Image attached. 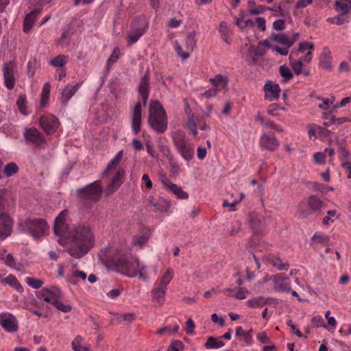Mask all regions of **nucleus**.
Listing matches in <instances>:
<instances>
[{"label":"nucleus","mask_w":351,"mask_h":351,"mask_svg":"<svg viewBox=\"0 0 351 351\" xmlns=\"http://www.w3.org/2000/svg\"><path fill=\"white\" fill-rule=\"evenodd\" d=\"M3 281L5 283L15 289L18 292L22 293L23 291V287L14 276L10 274L4 278Z\"/></svg>","instance_id":"nucleus-36"},{"label":"nucleus","mask_w":351,"mask_h":351,"mask_svg":"<svg viewBox=\"0 0 351 351\" xmlns=\"http://www.w3.org/2000/svg\"><path fill=\"white\" fill-rule=\"evenodd\" d=\"M123 157V150L119 151L117 155L110 161L104 173H109L114 170L120 163Z\"/></svg>","instance_id":"nucleus-34"},{"label":"nucleus","mask_w":351,"mask_h":351,"mask_svg":"<svg viewBox=\"0 0 351 351\" xmlns=\"http://www.w3.org/2000/svg\"><path fill=\"white\" fill-rule=\"evenodd\" d=\"M149 27V22L145 15L135 17L132 23L131 29L128 36V45H132L147 32Z\"/></svg>","instance_id":"nucleus-7"},{"label":"nucleus","mask_w":351,"mask_h":351,"mask_svg":"<svg viewBox=\"0 0 351 351\" xmlns=\"http://www.w3.org/2000/svg\"><path fill=\"white\" fill-rule=\"evenodd\" d=\"M266 260L270 265L280 271L287 270L289 267V263H283L280 257L274 254H268L266 256Z\"/></svg>","instance_id":"nucleus-29"},{"label":"nucleus","mask_w":351,"mask_h":351,"mask_svg":"<svg viewBox=\"0 0 351 351\" xmlns=\"http://www.w3.org/2000/svg\"><path fill=\"white\" fill-rule=\"evenodd\" d=\"M269 300V298H265L263 296H258L248 300L246 302V305L250 308H261L268 304Z\"/></svg>","instance_id":"nucleus-31"},{"label":"nucleus","mask_w":351,"mask_h":351,"mask_svg":"<svg viewBox=\"0 0 351 351\" xmlns=\"http://www.w3.org/2000/svg\"><path fill=\"white\" fill-rule=\"evenodd\" d=\"M339 158L342 162L350 161L351 160V154L343 147H340L339 150Z\"/></svg>","instance_id":"nucleus-51"},{"label":"nucleus","mask_w":351,"mask_h":351,"mask_svg":"<svg viewBox=\"0 0 351 351\" xmlns=\"http://www.w3.org/2000/svg\"><path fill=\"white\" fill-rule=\"evenodd\" d=\"M312 324L314 327H324L327 328V326L324 323V319L321 315H315L311 319Z\"/></svg>","instance_id":"nucleus-55"},{"label":"nucleus","mask_w":351,"mask_h":351,"mask_svg":"<svg viewBox=\"0 0 351 351\" xmlns=\"http://www.w3.org/2000/svg\"><path fill=\"white\" fill-rule=\"evenodd\" d=\"M259 145L262 149L273 152L278 149L280 142L274 133L269 132L261 136Z\"/></svg>","instance_id":"nucleus-11"},{"label":"nucleus","mask_w":351,"mask_h":351,"mask_svg":"<svg viewBox=\"0 0 351 351\" xmlns=\"http://www.w3.org/2000/svg\"><path fill=\"white\" fill-rule=\"evenodd\" d=\"M263 90L265 100L269 101L278 100L280 93L279 84L268 80L263 86Z\"/></svg>","instance_id":"nucleus-18"},{"label":"nucleus","mask_w":351,"mask_h":351,"mask_svg":"<svg viewBox=\"0 0 351 351\" xmlns=\"http://www.w3.org/2000/svg\"><path fill=\"white\" fill-rule=\"evenodd\" d=\"M167 287H161L156 283L154 289L151 291L152 300L154 302L161 305L165 302V298L167 293Z\"/></svg>","instance_id":"nucleus-25"},{"label":"nucleus","mask_w":351,"mask_h":351,"mask_svg":"<svg viewBox=\"0 0 351 351\" xmlns=\"http://www.w3.org/2000/svg\"><path fill=\"white\" fill-rule=\"evenodd\" d=\"M83 339L81 336H77L72 341V348L74 351H90V346L82 344Z\"/></svg>","instance_id":"nucleus-35"},{"label":"nucleus","mask_w":351,"mask_h":351,"mask_svg":"<svg viewBox=\"0 0 351 351\" xmlns=\"http://www.w3.org/2000/svg\"><path fill=\"white\" fill-rule=\"evenodd\" d=\"M40 11L39 8L34 9L25 16L23 26V30L25 33L27 34L31 30Z\"/></svg>","instance_id":"nucleus-27"},{"label":"nucleus","mask_w":351,"mask_h":351,"mask_svg":"<svg viewBox=\"0 0 351 351\" xmlns=\"http://www.w3.org/2000/svg\"><path fill=\"white\" fill-rule=\"evenodd\" d=\"M80 86V84L77 83L73 86L68 84L64 88L62 91L60 97L62 103L64 106H67L69 101L78 90Z\"/></svg>","instance_id":"nucleus-26"},{"label":"nucleus","mask_w":351,"mask_h":351,"mask_svg":"<svg viewBox=\"0 0 351 351\" xmlns=\"http://www.w3.org/2000/svg\"><path fill=\"white\" fill-rule=\"evenodd\" d=\"M274 283V289L278 291L290 292L291 291L289 278L285 274H278L269 276Z\"/></svg>","instance_id":"nucleus-16"},{"label":"nucleus","mask_w":351,"mask_h":351,"mask_svg":"<svg viewBox=\"0 0 351 351\" xmlns=\"http://www.w3.org/2000/svg\"><path fill=\"white\" fill-rule=\"evenodd\" d=\"M101 193V182L95 181L84 187L79 188L76 191L77 197L82 201L97 202Z\"/></svg>","instance_id":"nucleus-8"},{"label":"nucleus","mask_w":351,"mask_h":351,"mask_svg":"<svg viewBox=\"0 0 351 351\" xmlns=\"http://www.w3.org/2000/svg\"><path fill=\"white\" fill-rule=\"evenodd\" d=\"M150 77L147 71L140 80L137 86L138 100L131 110V128L134 135H137L141 130L142 125V107L147 104L150 93Z\"/></svg>","instance_id":"nucleus-3"},{"label":"nucleus","mask_w":351,"mask_h":351,"mask_svg":"<svg viewBox=\"0 0 351 351\" xmlns=\"http://www.w3.org/2000/svg\"><path fill=\"white\" fill-rule=\"evenodd\" d=\"M162 183L167 190L173 193L178 199H186L189 198L188 193L184 191L181 186L172 183L169 180H163Z\"/></svg>","instance_id":"nucleus-23"},{"label":"nucleus","mask_w":351,"mask_h":351,"mask_svg":"<svg viewBox=\"0 0 351 351\" xmlns=\"http://www.w3.org/2000/svg\"><path fill=\"white\" fill-rule=\"evenodd\" d=\"M279 72L281 76L284 77V82L290 80L293 76L289 68L285 64L281 65L279 67Z\"/></svg>","instance_id":"nucleus-46"},{"label":"nucleus","mask_w":351,"mask_h":351,"mask_svg":"<svg viewBox=\"0 0 351 351\" xmlns=\"http://www.w3.org/2000/svg\"><path fill=\"white\" fill-rule=\"evenodd\" d=\"M26 282L29 286L36 289L40 288L43 285L41 280L31 277L26 278Z\"/></svg>","instance_id":"nucleus-52"},{"label":"nucleus","mask_w":351,"mask_h":351,"mask_svg":"<svg viewBox=\"0 0 351 351\" xmlns=\"http://www.w3.org/2000/svg\"><path fill=\"white\" fill-rule=\"evenodd\" d=\"M147 123L149 127L158 134H163L167 129V115L165 108L158 100L150 101Z\"/></svg>","instance_id":"nucleus-4"},{"label":"nucleus","mask_w":351,"mask_h":351,"mask_svg":"<svg viewBox=\"0 0 351 351\" xmlns=\"http://www.w3.org/2000/svg\"><path fill=\"white\" fill-rule=\"evenodd\" d=\"M319 65L322 68L330 70L332 69L331 52L328 47H324L319 57Z\"/></svg>","instance_id":"nucleus-28"},{"label":"nucleus","mask_w":351,"mask_h":351,"mask_svg":"<svg viewBox=\"0 0 351 351\" xmlns=\"http://www.w3.org/2000/svg\"><path fill=\"white\" fill-rule=\"evenodd\" d=\"M14 67L15 65L12 62H5L3 66L4 83L8 90H12L15 86Z\"/></svg>","instance_id":"nucleus-17"},{"label":"nucleus","mask_w":351,"mask_h":351,"mask_svg":"<svg viewBox=\"0 0 351 351\" xmlns=\"http://www.w3.org/2000/svg\"><path fill=\"white\" fill-rule=\"evenodd\" d=\"M250 227L254 234L261 235L264 232L265 223L263 217L257 215L250 216Z\"/></svg>","instance_id":"nucleus-22"},{"label":"nucleus","mask_w":351,"mask_h":351,"mask_svg":"<svg viewBox=\"0 0 351 351\" xmlns=\"http://www.w3.org/2000/svg\"><path fill=\"white\" fill-rule=\"evenodd\" d=\"M256 120L259 121L261 124L265 125L268 128L273 129L278 132L283 131V129L279 125H278L274 121L265 119L260 114H258L256 117Z\"/></svg>","instance_id":"nucleus-33"},{"label":"nucleus","mask_w":351,"mask_h":351,"mask_svg":"<svg viewBox=\"0 0 351 351\" xmlns=\"http://www.w3.org/2000/svg\"><path fill=\"white\" fill-rule=\"evenodd\" d=\"M54 306L59 311H62L64 313H68L71 311L72 307L69 304H64L60 302V300L58 301H55Z\"/></svg>","instance_id":"nucleus-56"},{"label":"nucleus","mask_w":351,"mask_h":351,"mask_svg":"<svg viewBox=\"0 0 351 351\" xmlns=\"http://www.w3.org/2000/svg\"><path fill=\"white\" fill-rule=\"evenodd\" d=\"M18 228L22 233L28 234L34 239H39L49 230V226L43 219L27 218L19 222Z\"/></svg>","instance_id":"nucleus-5"},{"label":"nucleus","mask_w":351,"mask_h":351,"mask_svg":"<svg viewBox=\"0 0 351 351\" xmlns=\"http://www.w3.org/2000/svg\"><path fill=\"white\" fill-rule=\"evenodd\" d=\"M290 65L295 75L302 74L303 63L302 60L292 61L291 56H289Z\"/></svg>","instance_id":"nucleus-44"},{"label":"nucleus","mask_w":351,"mask_h":351,"mask_svg":"<svg viewBox=\"0 0 351 351\" xmlns=\"http://www.w3.org/2000/svg\"><path fill=\"white\" fill-rule=\"evenodd\" d=\"M27 102V98L25 95H19L16 100V106L19 110V112L23 115L28 114Z\"/></svg>","instance_id":"nucleus-37"},{"label":"nucleus","mask_w":351,"mask_h":351,"mask_svg":"<svg viewBox=\"0 0 351 351\" xmlns=\"http://www.w3.org/2000/svg\"><path fill=\"white\" fill-rule=\"evenodd\" d=\"M51 85L49 82H45L43 85L42 92L40 94V107L45 108L49 101L50 95Z\"/></svg>","instance_id":"nucleus-32"},{"label":"nucleus","mask_w":351,"mask_h":351,"mask_svg":"<svg viewBox=\"0 0 351 351\" xmlns=\"http://www.w3.org/2000/svg\"><path fill=\"white\" fill-rule=\"evenodd\" d=\"M316 129L317 138H326L330 134V131L326 128L317 125Z\"/></svg>","instance_id":"nucleus-59"},{"label":"nucleus","mask_w":351,"mask_h":351,"mask_svg":"<svg viewBox=\"0 0 351 351\" xmlns=\"http://www.w3.org/2000/svg\"><path fill=\"white\" fill-rule=\"evenodd\" d=\"M267 10H274V9H271L269 7L261 5L255 8L250 9L248 12L250 14L256 15L263 13Z\"/></svg>","instance_id":"nucleus-58"},{"label":"nucleus","mask_w":351,"mask_h":351,"mask_svg":"<svg viewBox=\"0 0 351 351\" xmlns=\"http://www.w3.org/2000/svg\"><path fill=\"white\" fill-rule=\"evenodd\" d=\"M196 32L195 31L189 34L186 39V47L189 50L193 51L196 46Z\"/></svg>","instance_id":"nucleus-48"},{"label":"nucleus","mask_w":351,"mask_h":351,"mask_svg":"<svg viewBox=\"0 0 351 351\" xmlns=\"http://www.w3.org/2000/svg\"><path fill=\"white\" fill-rule=\"evenodd\" d=\"M173 269H168L157 284L161 287H167V285L170 282L173 278Z\"/></svg>","instance_id":"nucleus-42"},{"label":"nucleus","mask_w":351,"mask_h":351,"mask_svg":"<svg viewBox=\"0 0 351 351\" xmlns=\"http://www.w3.org/2000/svg\"><path fill=\"white\" fill-rule=\"evenodd\" d=\"M183 343L181 341L176 340L171 343L167 351H180L183 348Z\"/></svg>","instance_id":"nucleus-57"},{"label":"nucleus","mask_w":351,"mask_h":351,"mask_svg":"<svg viewBox=\"0 0 351 351\" xmlns=\"http://www.w3.org/2000/svg\"><path fill=\"white\" fill-rule=\"evenodd\" d=\"M314 45L313 43L303 42L299 45V48L297 51L298 53H302L306 50H313L314 49Z\"/></svg>","instance_id":"nucleus-60"},{"label":"nucleus","mask_w":351,"mask_h":351,"mask_svg":"<svg viewBox=\"0 0 351 351\" xmlns=\"http://www.w3.org/2000/svg\"><path fill=\"white\" fill-rule=\"evenodd\" d=\"M311 245H313L314 242L324 244L329 241V237L328 235L316 232L311 239Z\"/></svg>","instance_id":"nucleus-47"},{"label":"nucleus","mask_w":351,"mask_h":351,"mask_svg":"<svg viewBox=\"0 0 351 351\" xmlns=\"http://www.w3.org/2000/svg\"><path fill=\"white\" fill-rule=\"evenodd\" d=\"M77 278H80L84 280L86 278V274L82 271H76L73 275L70 276L69 281L70 283L75 285L77 284L75 279Z\"/></svg>","instance_id":"nucleus-53"},{"label":"nucleus","mask_w":351,"mask_h":351,"mask_svg":"<svg viewBox=\"0 0 351 351\" xmlns=\"http://www.w3.org/2000/svg\"><path fill=\"white\" fill-rule=\"evenodd\" d=\"M75 32V29L73 23H69L62 29L60 37L56 40V44L62 47L69 46L71 43V38Z\"/></svg>","instance_id":"nucleus-20"},{"label":"nucleus","mask_w":351,"mask_h":351,"mask_svg":"<svg viewBox=\"0 0 351 351\" xmlns=\"http://www.w3.org/2000/svg\"><path fill=\"white\" fill-rule=\"evenodd\" d=\"M19 169L18 165L15 162H11L5 166L3 173L6 177H11L18 173Z\"/></svg>","instance_id":"nucleus-39"},{"label":"nucleus","mask_w":351,"mask_h":351,"mask_svg":"<svg viewBox=\"0 0 351 351\" xmlns=\"http://www.w3.org/2000/svg\"><path fill=\"white\" fill-rule=\"evenodd\" d=\"M349 16L341 13V14L335 16V24L338 25H341L346 23L349 22Z\"/></svg>","instance_id":"nucleus-64"},{"label":"nucleus","mask_w":351,"mask_h":351,"mask_svg":"<svg viewBox=\"0 0 351 351\" xmlns=\"http://www.w3.org/2000/svg\"><path fill=\"white\" fill-rule=\"evenodd\" d=\"M173 143L178 152L186 161L191 160L194 157V149L187 143L186 136L183 132H177L173 135Z\"/></svg>","instance_id":"nucleus-9"},{"label":"nucleus","mask_w":351,"mask_h":351,"mask_svg":"<svg viewBox=\"0 0 351 351\" xmlns=\"http://www.w3.org/2000/svg\"><path fill=\"white\" fill-rule=\"evenodd\" d=\"M186 126L193 133V136H196L197 134V131L194 117H189Z\"/></svg>","instance_id":"nucleus-54"},{"label":"nucleus","mask_w":351,"mask_h":351,"mask_svg":"<svg viewBox=\"0 0 351 351\" xmlns=\"http://www.w3.org/2000/svg\"><path fill=\"white\" fill-rule=\"evenodd\" d=\"M40 125L47 135L53 134L60 125L58 119L51 114H43L40 118Z\"/></svg>","instance_id":"nucleus-12"},{"label":"nucleus","mask_w":351,"mask_h":351,"mask_svg":"<svg viewBox=\"0 0 351 351\" xmlns=\"http://www.w3.org/2000/svg\"><path fill=\"white\" fill-rule=\"evenodd\" d=\"M68 213V210H63L54 221L53 232L56 236L60 237V239L69 237L70 232H69V225L66 221Z\"/></svg>","instance_id":"nucleus-10"},{"label":"nucleus","mask_w":351,"mask_h":351,"mask_svg":"<svg viewBox=\"0 0 351 351\" xmlns=\"http://www.w3.org/2000/svg\"><path fill=\"white\" fill-rule=\"evenodd\" d=\"M269 39L284 45L283 47L275 45L272 47V51L277 52L281 56H287L288 54V36L285 33H272L269 36Z\"/></svg>","instance_id":"nucleus-15"},{"label":"nucleus","mask_w":351,"mask_h":351,"mask_svg":"<svg viewBox=\"0 0 351 351\" xmlns=\"http://www.w3.org/2000/svg\"><path fill=\"white\" fill-rule=\"evenodd\" d=\"M324 207L323 200L317 195H311L306 201L298 204V215L301 219H306L313 214H319Z\"/></svg>","instance_id":"nucleus-6"},{"label":"nucleus","mask_w":351,"mask_h":351,"mask_svg":"<svg viewBox=\"0 0 351 351\" xmlns=\"http://www.w3.org/2000/svg\"><path fill=\"white\" fill-rule=\"evenodd\" d=\"M149 204L154 208V210L162 213L168 211L170 206V202L162 197H150Z\"/></svg>","instance_id":"nucleus-24"},{"label":"nucleus","mask_w":351,"mask_h":351,"mask_svg":"<svg viewBox=\"0 0 351 351\" xmlns=\"http://www.w3.org/2000/svg\"><path fill=\"white\" fill-rule=\"evenodd\" d=\"M224 346V343L221 341H218L213 337H209L206 342L204 346L206 349L219 348Z\"/></svg>","instance_id":"nucleus-40"},{"label":"nucleus","mask_w":351,"mask_h":351,"mask_svg":"<svg viewBox=\"0 0 351 351\" xmlns=\"http://www.w3.org/2000/svg\"><path fill=\"white\" fill-rule=\"evenodd\" d=\"M252 330L244 331L241 326H237L236 328V336L243 337V341L247 343L252 341L251 333Z\"/></svg>","instance_id":"nucleus-45"},{"label":"nucleus","mask_w":351,"mask_h":351,"mask_svg":"<svg viewBox=\"0 0 351 351\" xmlns=\"http://www.w3.org/2000/svg\"><path fill=\"white\" fill-rule=\"evenodd\" d=\"M314 161L316 164H324L326 162V155L323 152H316L313 156Z\"/></svg>","instance_id":"nucleus-61"},{"label":"nucleus","mask_w":351,"mask_h":351,"mask_svg":"<svg viewBox=\"0 0 351 351\" xmlns=\"http://www.w3.org/2000/svg\"><path fill=\"white\" fill-rule=\"evenodd\" d=\"M36 297L44 301H49V289L43 288L41 290L36 293Z\"/></svg>","instance_id":"nucleus-62"},{"label":"nucleus","mask_w":351,"mask_h":351,"mask_svg":"<svg viewBox=\"0 0 351 351\" xmlns=\"http://www.w3.org/2000/svg\"><path fill=\"white\" fill-rule=\"evenodd\" d=\"M14 220L6 213H0V241L10 237L13 231Z\"/></svg>","instance_id":"nucleus-13"},{"label":"nucleus","mask_w":351,"mask_h":351,"mask_svg":"<svg viewBox=\"0 0 351 351\" xmlns=\"http://www.w3.org/2000/svg\"><path fill=\"white\" fill-rule=\"evenodd\" d=\"M69 237L71 239V245L67 252L75 258L83 257L94 246L95 237L88 226H75L69 232Z\"/></svg>","instance_id":"nucleus-2"},{"label":"nucleus","mask_w":351,"mask_h":351,"mask_svg":"<svg viewBox=\"0 0 351 351\" xmlns=\"http://www.w3.org/2000/svg\"><path fill=\"white\" fill-rule=\"evenodd\" d=\"M219 31L221 34V38L227 43H230L228 40V28L225 21H221L219 23Z\"/></svg>","instance_id":"nucleus-49"},{"label":"nucleus","mask_w":351,"mask_h":351,"mask_svg":"<svg viewBox=\"0 0 351 351\" xmlns=\"http://www.w3.org/2000/svg\"><path fill=\"white\" fill-rule=\"evenodd\" d=\"M99 258L108 269L130 278L137 276L138 258L122 249L107 246L99 254Z\"/></svg>","instance_id":"nucleus-1"},{"label":"nucleus","mask_w":351,"mask_h":351,"mask_svg":"<svg viewBox=\"0 0 351 351\" xmlns=\"http://www.w3.org/2000/svg\"><path fill=\"white\" fill-rule=\"evenodd\" d=\"M175 50L178 56H180L183 60L187 59L190 56L189 53L183 51L182 47L178 44V42H176L175 43Z\"/></svg>","instance_id":"nucleus-63"},{"label":"nucleus","mask_w":351,"mask_h":351,"mask_svg":"<svg viewBox=\"0 0 351 351\" xmlns=\"http://www.w3.org/2000/svg\"><path fill=\"white\" fill-rule=\"evenodd\" d=\"M124 176L125 171L122 169H119L106 189V195L113 194L121 186Z\"/></svg>","instance_id":"nucleus-21"},{"label":"nucleus","mask_w":351,"mask_h":351,"mask_svg":"<svg viewBox=\"0 0 351 351\" xmlns=\"http://www.w3.org/2000/svg\"><path fill=\"white\" fill-rule=\"evenodd\" d=\"M119 53H120V51H119V47H115L114 49L112 54L108 59V61H107V68L108 69H109L114 62H116L117 61V60L119 59Z\"/></svg>","instance_id":"nucleus-50"},{"label":"nucleus","mask_w":351,"mask_h":351,"mask_svg":"<svg viewBox=\"0 0 351 351\" xmlns=\"http://www.w3.org/2000/svg\"><path fill=\"white\" fill-rule=\"evenodd\" d=\"M67 57L64 55H58L50 60V64L54 67H62L66 64Z\"/></svg>","instance_id":"nucleus-41"},{"label":"nucleus","mask_w":351,"mask_h":351,"mask_svg":"<svg viewBox=\"0 0 351 351\" xmlns=\"http://www.w3.org/2000/svg\"><path fill=\"white\" fill-rule=\"evenodd\" d=\"M0 324L5 330L9 332H14L18 330L16 319L12 314L1 313Z\"/></svg>","instance_id":"nucleus-19"},{"label":"nucleus","mask_w":351,"mask_h":351,"mask_svg":"<svg viewBox=\"0 0 351 351\" xmlns=\"http://www.w3.org/2000/svg\"><path fill=\"white\" fill-rule=\"evenodd\" d=\"M61 297V291L59 288H53V289H49V301H46V302L51 304L53 306L55 304V301H58L60 299Z\"/></svg>","instance_id":"nucleus-38"},{"label":"nucleus","mask_w":351,"mask_h":351,"mask_svg":"<svg viewBox=\"0 0 351 351\" xmlns=\"http://www.w3.org/2000/svg\"><path fill=\"white\" fill-rule=\"evenodd\" d=\"M346 0L337 1L335 3L336 10L343 14H348L349 13L350 8L347 4Z\"/></svg>","instance_id":"nucleus-43"},{"label":"nucleus","mask_w":351,"mask_h":351,"mask_svg":"<svg viewBox=\"0 0 351 351\" xmlns=\"http://www.w3.org/2000/svg\"><path fill=\"white\" fill-rule=\"evenodd\" d=\"M210 82L213 84L214 88L219 91L226 88L228 84V78L226 76L217 75L215 77L210 78Z\"/></svg>","instance_id":"nucleus-30"},{"label":"nucleus","mask_w":351,"mask_h":351,"mask_svg":"<svg viewBox=\"0 0 351 351\" xmlns=\"http://www.w3.org/2000/svg\"><path fill=\"white\" fill-rule=\"evenodd\" d=\"M23 136L27 143H32L36 147H40L46 143L43 134L36 128H25Z\"/></svg>","instance_id":"nucleus-14"}]
</instances>
